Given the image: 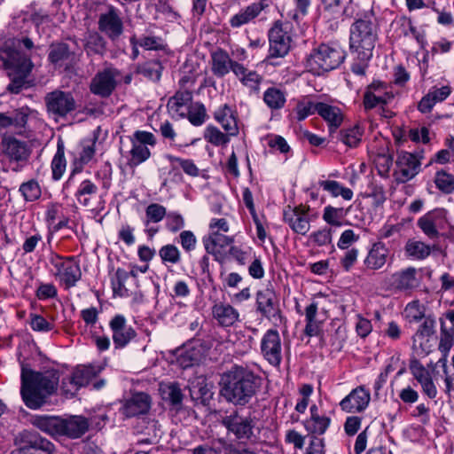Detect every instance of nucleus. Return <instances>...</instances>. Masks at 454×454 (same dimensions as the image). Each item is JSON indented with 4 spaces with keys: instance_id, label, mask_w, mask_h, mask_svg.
<instances>
[{
    "instance_id": "obj_21",
    "label": "nucleus",
    "mask_w": 454,
    "mask_h": 454,
    "mask_svg": "<svg viewBox=\"0 0 454 454\" xmlns=\"http://www.w3.org/2000/svg\"><path fill=\"white\" fill-rule=\"evenodd\" d=\"M314 111L326 121L330 132H334L343 121L340 108L328 102L314 100Z\"/></svg>"
},
{
    "instance_id": "obj_52",
    "label": "nucleus",
    "mask_w": 454,
    "mask_h": 454,
    "mask_svg": "<svg viewBox=\"0 0 454 454\" xmlns=\"http://www.w3.org/2000/svg\"><path fill=\"white\" fill-rule=\"evenodd\" d=\"M243 85L257 92L262 77L255 71H248L245 67L240 76H238Z\"/></svg>"
},
{
    "instance_id": "obj_51",
    "label": "nucleus",
    "mask_w": 454,
    "mask_h": 454,
    "mask_svg": "<svg viewBox=\"0 0 454 454\" xmlns=\"http://www.w3.org/2000/svg\"><path fill=\"white\" fill-rule=\"evenodd\" d=\"M229 135L223 134L216 127L208 126L207 127L204 137L205 139L214 145H224L229 143Z\"/></svg>"
},
{
    "instance_id": "obj_6",
    "label": "nucleus",
    "mask_w": 454,
    "mask_h": 454,
    "mask_svg": "<svg viewBox=\"0 0 454 454\" xmlns=\"http://www.w3.org/2000/svg\"><path fill=\"white\" fill-rule=\"evenodd\" d=\"M49 262L54 268L53 276L65 288L69 289L75 286L81 279L80 264L74 257L64 258L57 254H51Z\"/></svg>"
},
{
    "instance_id": "obj_16",
    "label": "nucleus",
    "mask_w": 454,
    "mask_h": 454,
    "mask_svg": "<svg viewBox=\"0 0 454 454\" xmlns=\"http://www.w3.org/2000/svg\"><path fill=\"white\" fill-rule=\"evenodd\" d=\"M261 352L272 365L277 366L282 360V345L279 333L275 329H269L262 338Z\"/></svg>"
},
{
    "instance_id": "obj_10",
    "label": "nucleus",
    "mask_w": 454,
    "mask_h": 454,
    "mask_svg": "<svg viewBox=\"0 0 454 454\" xmlns=\"http://www.w3.org/2000/svg\"><path fill=\"white\" fill-rule=\"evenodd\" d=\"M344 51L337 45L321 44L314 53V64H317L321 72L331 71L344 60Z\"/></svg>"
},
{
    "instance_id": "obj_59",
    "label": "nucleus",
    "mask_w": 454,
    "mask_h": 454,
    "mask_svg": "<svg viewBox=\"0 0 454 454\" xmlns=\"http://www.w3.org/2000/svg\"><path fill=\"white\" fill-rule=\"evenodd\" d=\"M342 208L333 207L332 206H327L325 207L323 219L330 225L333 226H340L341 222L340 219L342 217Z\"/></svg>"
},
{
    "instance_id": "obj_32",
    "label": "nucleus",
    "mask_w": 454,
    "mask_h": 454,
    "mask_svg": "<svg viewBox=\"0 0 454 454\" xmlns=\"http://www.w3.org/2000/svg\"><path fill=\"white\" fill-rule=\"evenodd\" d=\"M214 318L223 326H231L238 320L239 314L231 305L219 302L212 308Z\"/></svg>"
},
{
    "instance_id": "obj_47",
    "label": "nucleus",
    "mask_w": 454,
    "mask_h": 454,
    "mask_svg": "<svg viewBox=\"0 0 454 454\" xmlns=\"http://www.w3.org/2000/svg\"><path fill=\"white\" fill-rule=\"evenodd\" d=\"M97 192L98 186L90 180L87 179L80 184L75 192V197L81 205L88 207L90 205V200L86 197V195H92L97 193Z\"/></svg>"
},
{
    "instance_id": "obj_50",
    "label": "nucleus",
    "mask_w": 454,
    "mask_h": 454,
    "mask_svg": "<svg viewBox=\"0 0 454 454\" xmlns=\"http://www.w3.org/2000/svg\"><path fill=\"white\" fill-rule=\"evenodd\" d=\"M165 216H167L166 207L158 203H152L145 209V224L148 226L150 223H159Z\"/></svg>"
},
{
    "instance_id": "obj_4",
    "label": "nucleus",
    "mask_w": 454,
    "mask_h": 454,
    "mask_svg": "<svg viewBox=\"0 0 454 454\" xmlns=\"http://www.w3.org/2000/svg\"><path fill=\"white\" fill-rule=\"evenodd\" d=\"M376 38V31L371 21L360 20L351 26L350 48L357 53L361 60L372 58Z\"/></svg>"
},
{
    "instance_id": "obj_33",
    "label": "nucleus",
    "mask_w": 454,
    "mask_h": 454,
    "mask_svg": "<svg viewBox=\"0 0 454 454\" xmlns=\"http://www.w3.org/2000/svg\"><path fill=\"white\" fill-rule=\"evenodd\" d=\"M20 42L16 39H8L0 49V66L5 69L15 63L24 53L20 51Z\"/></svg>"
},
{
    "instance_id": "obj_38",
    "label": "nucleus",
    "mask_w": 454,
    "mask_h": 454,
    "mask_svg": "<svg viewBox=\"0 0 454 454\" xmlns=\"http://www.w3.org/2000/svg\"><path fill=\"white\" fill-rule=\"evenodd\" d=\"M431 253V248L425 243L410 239L405 245V254L408 257L416 260L427 258Z\"/></svg>"
},
{
    "instance_id": "obj_55",
    "label": "nucleus",
    "mask_w": 454,
    "mask_h": 454,
    "mask_svg": "<svg viewBox=\"0 0 454 454\" xmlns=\"http://www.w3.org/2000/svg\"><path fill=\"white\" fill-rule=\"evenodd\" d=\"M192 99V92L188 90L177 91L172 98H169L168 106L171 110L178 112L181 107L190 103Z\"/></svg>"
},
{
    "instance_id": "obj_46",
    "label": "nucleus",
    "mask_w": 454,
    "mask_h": 454,
    "mask_svg": "<svg viewBox=\"0 0 454 454\" xmlns=\"http://www.w3.org/2000/svg\"><path fill=\"white\" fill-rule=\"evenodd\" d=\"M393 94L391 92L375 93L374 91H365L364 96V106L366 110H370L380 104H387Z\"/></svg>"
},
{
    "instance_id": "obj_9",
    "label": "nucleus",
    "mask_w": 454,
    "mask_h": 454,
    "mask_svg": "<svg viewBox=\"0 0 454 454\" xmlns=\"http://www.w3.org/2000/svg\"><path fill=\"white\" fill-rule=\"evenodd\" d=\"M155 144L156 140L153 133L142 130L136 131L133 135L129 165L130 167H137L148 160L151 156V152L147 145L153 146Z\"/></svg>"
},
{
    "instance_id": "obj_2",
    "label": "nucleus",
    "mask_w": 454,
    "mask_h": 454,
    "mask_svg": "<svg viewBox=\"0 0 454 454\" xmlns=\"http://www.w3.org/2000/svg\"><path fill=\"white\" fill-rule=\"evenodd\" d=\"M222 395L234 405L244 406L256 394L262 384V379L253 371L235 365L222 376Z\"/></svg>"
},
{
    "instance_id": "obj_11",
    "label": "nucleus",
    "mask_w": 454,
    "mask_h": 454,
    "mask_svg": "<svg viewBox=\"0 0 454 454\" xmlns=\"http://www.w3.org/2000/svg\"><path fill=\"white\" fill-rule=\"evenodd\" d=\"M419 284L417 270L413 267L396 271L383 280L384 288L388 291H410Z\"/></svg>"
},
{
    "instance_id": "obj_41",
    "label": "nucleus",
    "mask_w": 454,
    "mask_h": 454,
    "mask_svg": "<svg viewBox=\"0 0 454 454\" xmlns=\"http://www.w3.org/2000/svg\"><path fill=\"white\" fill-rule=\"evenodd\" d=\"M162 398L176 406L182 403L183 394L181 388L176 383L161 385L160 387Z\"/></svg>"
},
{
    "instance_id": "obj_15",
    "label": "nucleus",
    "mask_w": 454,
    "mask_h": 454,
    "mask_svg": "<svg viewBox=\"0 0 454 454\" xmlns=\"http://www.w3.org/2000/svg\"><path fill=\"white\" fill-rule=\"evenodd\" d=\"M98 28L112 41L119 39L123 33V22L120 11L114 6H109L107 11L99 16Z\"/></svg>"
},
{
    "instance_id": "obj_35",
    "label": "nucleus",
    "mask_w": 454,
    "mask_h": 454,
    "mask_svg": "<svg viewBox=\"0 0 454 454\" xmlns=\"http://www.w3.org/2000/svg\"><path fill=\"white\" fill-rule=\"evenodd\" d=\"M32 424L46 434L60 435L61 418L53 416H35Z\"/></svg>"
},
{
    "instance_id": "obj_63",
    "label": "nucleus",
    "mask_w": 454,
    "mask_h": 454,
    "mask_svg": "<svg viewBox=\"0 0 454 454\" xmlns=\"http://www.w3.org/2000/svg\"><path fill=\"white\" fill-rule=\"evenodd\" d=\"M375 164L380 175L387 176L392 167L393 159L389 154H379L375 158Z\"/></svg>"
},
{
    "instance_id": "obj_12",
    "label": "nucleus",
    "mask_w": 454,
    "mask_h": 454,
    "mask_svg": "<svg viewBox=\"0 0 454 454\" xmlns=\"http://www.w3.org/2000/svg\"><path fill=\"white\" fill-rule=\"evenodd\" d=\"M119 75V71L114 67H106L97 73L90 84V92L101 98H108L116 87Z\"/></svg>"
},
{
    "instance_id": "obj_42",
    "label": "nucleus",
    "mask_w": 454,
    "mask_h": 454,
    "mask_svg": "<svg viewBox=\"0 0 454 454\" xmlns=\"http://www.w3.org/2000/svg\"><path fill=\"white\" fill-rule=\"evenodd\" d=\"M84 48L88 54H103L106 42L98 33L91 32L85 38Z\"/></svg>"
},
{
    "instance_id": "obj_5",
    "label": "nucleus",
    "mask_w": 454,
    "mask_h": 454,
    "mask_svg": "<svg viewBox=\"0 0 454 454\" xmlns=\"http://www.w3.org/2000/svg\"><path fill=\"white\" fill-rule=\"evenodd\" d=\"M46 113L55 121L66 118L77 108L76 100L71 91L55 89L43 98Z\"/></svg>"
},
{
    "instance_id": "obj_14",
    "label": "nucleus",
    "mask_w": 454,
    "mask_h": 454,
    "mask_svg": "<svg viewBox=\"0 0 454 454\" xmlns=\"http://www.w3.org/2000/svg\"><path fill=\"white\" fill-rule=\"evenodd\" d=\"M34 65L30 57L25 53L12 64L6 70L9 76L12 78V82L8 85V90L12 93H19L22 89L26 78L32 71Z\"/></svg>"
},
{
    "instance_id": "obj_54",
    "label": "nucleus",
    "mask_w": 454,
    "mask_h": 454,
    "mask_svg": "<svg viewBox=\"0 0 454 454\" xmlns=\"http://www.w3.org/2000/svg\"><path fill=\"white\" fill-rule=\"evenodd\" d=\"M404 314L409 321L418 322L425 317V307L418 300L412 301L406 305Z\"/></svg>"
},
{
    "instance_id": "obj_56",
    "label": "nucleus",
    "mask_w": 454,
    "mask_h": 454,
    "mask_svg": "<svg viewBox=\"0 0 454 454\" xmlns=\"http://www.w3.org/2000/svg\"><path fill=\"white\" fill-rule=\"evenodd\" d=\"M159 255L163 262L176 264L180 261V252L175 245L163 246L159 251Z\"/></svg>"
},
{
    "instance_id": "obj_49",
    "label": "nucleus",
    "mask_w": 454,
    "mask_h": 454,
    "mask_svg": "<svg viewBox=\"0 0 454 454\" xmlns=\"http://www.w3.org/2000/svg\"><path fill=\"white\" fill-rule=\"evenodd\" d=\"M19 191L27 201H35L38 200L42 193L39 184L34 179L23 183L20 186Z\"/></svg>"
},
{
    "instance_id": "obj_19",
    "label": "nucleus",
    "mask_w": 454,
    "mask_h": 454,
    "mask_svg": "<svg viewBox=\"0 0 454 454\" xmlns=\"http://www.w3.org/2000/svg\"><path fill=\"white\" fill-rule=\"evenodd\" d=\"M103 370L101 365H80L73 372L71 378L68 380L72 388H66L65 381L62 382L63 388L67 393L74 395V392L81 387H84L90 381L97 377Z\"/></svg>"
},
{
    "instance_id": "obj_27",
    "label": "nucleus",
    "mask_w": 454,
    "mask_h": 454,
    "mask_svg": "<svg viewBox=\"0 0 454 454\" xmlns=\"http://www.w3.org/2000/svg\"><path fill=\"white\" fill-rule=\"evenodd\" d=\"M177 364L186 369L198 364L203 358L204 353L200 346L185 345L175 351Z\"/></svg>"
},
{
    "instance_id": "obj_53",
    "label": "nucleus",
    "mask_w": 454,
    "mask_h": 454,
    "mask_svg": "<svg viewBox=\"0 0 454 454\" xmlns=\"http://www.w3.org/2000/svg\"><path fill=\"white\" fill-rule=\"evenodd\" d=\"M434 183L436 187L446 194L454 191V176L445 171H438L435 175Z\"/></svg>"
},
{
    "instance_id": "obj_23",
    "label": "nucleus",
    "mask_w": 454,
    "mask_h": 454,
    "mask_svg": "<svg viewBox=\"0 0 454 454\" xmlns=\"http://www.w3.org/2000/svg\"><path fill=\"white\" fill-rule=\"evenodd\" d=\"M370 399V393L363 387H358L342 399L340 405L347 412H360L368 406Z\"/></svg>"
},
{
    "instance_id": "obj_48",
    "label": "nucleus",
    "mask_w": 454,
    "mask_h": 454,
    "mask_svg": "<svg viewBox=\"0 0 454 454\" xmlns=\"http://www.w3.org/2000/svg\"><path fill=\"white\" fill-rule=\"evenodd\" d=\"M263 100L271 109H279L284 106L286 98L280 90L270 88L264 92Z\"/></svg>"
},
{
    "instance_id": "obj_58",
    "label": "nucleus",
    "mask_w": 454,
    "mask_h": 454,
    "mask_svg": "<svg viewBox=\"0 0 454 454\" xmlns=\"http://www.w3.org/2000/svg\"><path fill=\"white\" fill-rule=\"evenodd\" d=\"M341 141L349 147L356 146L361 141L362 132L359 127L356 126L340 133Z\"/></svg>"
},
{
    "instance_id": "obj_29",
    "label": "nucleus",
    "mask_w": 454,
    "mask_h": 454,
    "mask_svg": "<svg viewBox=\"0 0 454 454\" xmlns=\"http://www.w3.org/2000/svg\"><path fill=\"white\" fill-rule=\"evenodd\" d=\"M389 249L380 241L374 243L364 260L365 266L370 270L381 269L387 261Z\"/></svg>"
},
{
    "instance_id": "obj_64",
    "label": "nucleus",
    "mask_w": 454,
    "mask_h": 454,
    "mask_svg": "<svg viewBox=\"0 0 454 454\" xmlns=\"http://www.w3.org/2000/svg\"><path fill=\"white\" fill-rule=\"evenodd\" d=\"M447 212L443 208H438L434 209L427 215H425V217H428V219L431 220L432 223L436 225L440 229H443L445 225L447 224Z\"/></svg>"
},
{
    "instance_id": "obj_45",
    "label": "nucleus",
    "mask_w": 454,
    "mask_h": 454,
    "mask_svg": "<svg viewBox=\"0 0 454 454\" xmlns=\"http://www.w3.org/2000/svg\"><path fill=\"white\" fill-rule=\"evenodd\" d=\"M440 323L441 333L438 348L442 356L446 357L454 343V332L446 329L445 323L442 318L440 319Z\"/></svg>"
},
{
    "instance_id": "obj_18",
    "label": "nucleus",
    "mask_w": 454,
    "mask_h": 454,
    "mask_svg": "<svg viewBox=\"0 0 454 454\" xmlns=\"http://www.w3.org/2000/svg\"><path fill=\"white\" fill-rule=\"evenodd\" d=\"M257 310L269 319L282 321L276 294L272 289L265 288L256 294Z\"/></svg>"
},
{
    "instance_id": "obj_30",
    "label": "nucleus",
    "mask_w": 454,
    "mask_h": 454,
    "mask_svg": "<svg viewBox=\"0 0 454 454\" xmlns=\"http://www.w3.org/2000/svg\"><path fill=\"white\" fill-rule=\"evenodd\" d=\"M264 2V0H261L260 2L253 3L245 9L240 10L239 12L231 18V26L232 27H240L241 26L249 23L251 20L255 19L265 7L268 6Z\"/></svg>"
},
{
    "instance_id": "obj_22",
    "label": "nucleus",
    "mask_w": 454,
    "mask_h": 454,
    "mask_svg": "<svg viewBox=\"0 0 454 454\" xmlns=\"http://www.w3.org/2000/svg\"><path fill=\"white\" fill-rule=\"evenodd\" d=\"M109 325L116 348L125 347L136 336L135 330L131 326L127 325L126 319L122 315L114 317Z\"/></svg>"
},
{
    "instance_id": "obj_24",
    "label": "nucleus",
    "mask_w": 454,
    "mask_h": 454,
    "mask_svg": "<svg viewBox=\"0 0 454 454\" xmlns=\"http://www.w3.org/2000/svg\"><path fill=\"white\" fill-rule=\"evenodd\" d=\"M284 219L298 234L305 235L310 229V215L309 208L295 207L285 211Z\"/></svg>"
},
{
    "instance_id": "obj_1",
    "label": "nucleus",
    "mask_w": 454,
    "mask_h": 454,
    "mask_svg": "<svg viewBox=\"0 0 454 454\" xmlns=\"http://www.w3.org/2000/svg\"><path fill=\"white\" fill-rule=\"evenodd\" d=\"M59 382L58 372H35L23 364L20 394L25 404L34 410L40 408L57 390Z\"/></svg>"
},
{
    "instance_id": "obj_7",
    "label": "nucleus",
    "mask_w": 454,
    "mask_h": 454,
    "mask_svg": "<svg viewBox=\"0 0 454 454\" xmlns=\"http://www.w3.org/2000/svg\"><path fill=\"white\" fill-rule=\"evenodd\" d=\"M14 444L17 449L11 454H53L54 445L35 431L23 430L19 433Z\"/></svg>"
},
{
    "instance_id": "obj_36",
    "label": "nucleus",
    "mask_w": 454,
    "mask_h": 454,
    "mask_svg": "<svg viewBox=\"0 0 454 454\" xmlns=\"http://www.w3.org/2000/svg\"><path fill=\"white\" fill-rule=\"evenodd\" d=\"M30 110L22 107L14 111L11 115L0 114V129L13 126L17 129L24 128L27 122Z\"/></svg>"
},
{
    "instance_id": "obj_26",
    "label": "nucleus",
    "mask_w": 454,
    "mask_h": 454,
    "mask_svg": "<svg viewBox=\"0 0 454 454\" xmlns=\"http://www.w3.org/2000/svg\"><path fill=\"white\" fill-rule=\"evenodd\" d=\"M89 421L82 416H71L67 419H61L60 435L76 439L82 436L89 429Z\"/></svg>"
},
{
    "instance_id": "obj_39",
    "label": "nucleus",
    "mask_w": 454,
    "mask_h": 454,
    "mask_svg": "<svg viewBox=\"0 0 454 454\" xmlns=\"http://www.w3.org/2000/svg\"><path fill=\"white\" fill-rule=\"evenodd\" d=\"M318 184L325 191L330 192L332 196H341L345 200H350L353 198V192L351 189L343 187L340 183L333 180L319 181Z\"/></svg>"
},
{
    "instance_id": "obj_25",
    "label": "nucleus",
    "mask_w": 454,
    "mask_h": 454,
    "mask_svg": "<svg viewBox=\"0 0 454 454\" xmlns=\"http://www.w3.org/2000/svg\"><path fill=\"white\" fill-rule=\"evenodd\" d=\"M151 405L150 396L145 393L134 394L126 400L121 407L122 414L127 418L136 417L148 412Z\"/></svg>"
},
{
    "instance_id": "obj_61",
    "label": "nucleus",
    "mask_w": 454,
    "mask_h": 454,
    "mask_svg": "<svg viewBox=\"0 0 454 454\" xmlns=\"http://www.w3.org/2000/svg\"><path fill=\"white\" fill-rule=\"evenodd\" d=\"M410 370L419 384L431 377L429 372L418 360L411 362Z\"/></svg>"
},
{
    "instance_id": "obj_62",
    "label": "nucleus",
    "mask_w": 454,
    "mask_h": 454,
    "mask_svg": "<svg viewBox=\"0 0 454 454\" xmlns=\"http://www.w3.org/2000/svg\"><path fill=\"white\" fill-rule=\"evenodd\" d=\"M30 325L34 331L49 332L53 328L52 324L49 323L43 317L36 314L30 316Z\"/></svg>"
},
{
    "instance_id": "obj_43",
    "label": "nucleus",
    "mask_w": 454,
    "mask_h": 454,
    "mask_svg": "<svg viewBox=\"0 0 454 454\" xmlns=\"http://www.w3.org/2000/svg\"><path fill=\"white\" fill-rule=\"evenodd\" d=\"M66 166L64 145L58 144L57 152L51 161L52 177L54 180H59L62 177L66 170Z\"/></svg>"
},
{
    "instance_id": "obj_8",
    "label": "nucleus",
    "mask_w": 454,
    "mask_h": 454,
    "mask_svg": "<svg viewBox=\"0 0 454 454\" xmlns=\"http://www.w3.org/2000/svg\"><path fill=\"white\" fill-rule=\"evenodd\" d=\"M290 31V23L279 20L274 23L268 34L270 42V57L283 58L289 52L292 45Z\"/></svg>"
},
{
    "instance_id": "obj_13",
    "label": "nucleus",
    "mask_w": 454,
    "mask_h": 454,
    "mask_svg": "<svg viewBox=\"0 0 454 454\" xmlns=\"http://www.w3.org/2000/svg\"><path fill=\"white\" fill-rule=\"evenodd\" d=\"M111 285L114 295L128 297L137 294L139 287L135 270L127 271L118 268L111 279Z\"/></svg>"
},
{
    "instance_id": "obj_31",
    "label": "nucleus",
    "mask_w": 454,
    "mask_h": 454,
    "mask_svg": "<svg viewBox=\"0 0 454 454\" xmlns=\"http://www.w3.org/2000/svg\"><path fill=\"white\" fill-rule=\"evenodd\" d=\"M4 153L16 161L27 160L29 156L26 142L20 141L14 137H8L3 141Z\"/></svg>"
},
{
    "instance_id": "obj_60",
    "label": "nucleus",
    "mask_w": 454,
    "mask_h": 454,
    "mask_svg": "<svg viewBox=\"0 0 454 454\" xmlns=\"http://www.w3.org/2000/svg\"><path fill=\"white\" fill-rule=\"evenodd\" d=\"M184 226V217L176 212H169L166 216V227L171 232H177Z\"/></svg>"
},
{
    "instance_id": "obj_17",
    "label": "nucleus",
    "mask_w": 454,
    "mask_h": 454,
    "mask_svg": "<svg viewBox=\"0 0 454 454\" xmlns=\"http://www.w3.org/2000/svg\"><path fill=\"white\" fill-rule=\"evenodd\" d=\"M212 72L217 77H223L230 71H232L236 76H240L244 66L237 61H233L229 54L223 50H217L211 54Z\"/></svg>"
},
{
    "instance_id": "obj_57",
    "label": "nucleus",
    "mask_w": 454,
    "mask_h": 454,
    "mask_svg": "<svg viewBox=\"0 0 454 454\" xmlns=\"http://www.w3.org/2000/svg\"><path fill=\"white\" fill-rule=\"evenodd\" d=\"M207 117L206 108L202 104H196L188 112V120L194 126L202 125Z\"/></svg>"
},
{
    "instance_id": "obj_37",
    "label": "nucleus",
    "mask_w": 454,
    "mask_h": 454,
    "mask_svg": "<svg viewBox=\"0 0 454 454\" xmlns=\"http://www.w3.org/2000/svg\"><path fill=\"white\" fill-rule=\"evenodd\" d=\"M232 241V238L221 234L218 231H213L210 235L203 238L205 249L209 254L217 253L218 247L229 246Z\"/></svg>"
},
{
    "instance_id": "obj_28",
    "label": "nucleus",
    "mask_w": 454,
    "mask_h": 454,
    "mask_svg": "<svg viewBox=\"0 0 454 454\" xmlns=\"http://www.w3.org/2000/svg\"><path fill=\"white\" fill-rule=\"evenodd\" d=\"M75 54L65 43H51L49 49L48 59L55 67H62L73 63Z\"/></svg>"
},
{
    "instance_id": "obj_40",
    "label": "nucleus",
    "mask_w": 454,
    "mask_h": 454,
    "mask_svg": "<svg viewBox=\"0 0 454 454\" xmlns=\"http://www.w3.org/2000/svg\"><path fill=\"white\" fill-rule=\"evenodd\" d=\"M163 67L157 59L149 60L137 67V72L152 81H159Z\"/></svg>"
},
{
    "instance_id": "obj_44",
    "label": "nucleus",
    "mask_w": 454,
    "mask_h": 454,
    "mask_svg": "<svg viewBox=\"0 0 454 454\" xmlns=\"http://www.w3.org/2000/svg\"><path fill=\"white\" fill-rule=\"evenodd\" d=\"M166 159L172 164V169H176L175 163H178V165L182 168L184 172L192 177H197L200 176V169L195 165L194 161L190 159H182L179 157L173 156L171 154H167Z\"/></svg>"
},
{
    "instance_id": "obj_3",
    "label": "nucleus",
    "mask_w": 454,
    "mask_h": 454,
    "mask_svg": "<svg viewBox=\"0 0 454 454\" xmlns=\"http://www.w3.org/2000/svg\"><path fill=\"white\" fill-rule=\"evenodd\" d=\"M221 424L240 442H260L261 428L257 426V419L249 412L232 410L222 416Z\"/></svg>"
},
{
    "instance_id": "obj_20",
    "label": "nucleus",
    "mask_w": 454,
    "mask_h": 454,
    "mask_svg": "<svg viewBox=\"0 0 454 454\" xmlns=\"http://www.w3.org/2000/svg\"><path fill=\"white\" fill-rule=\"evenodd\" d=\"M419 161L415 155L402 152L396 160L395 179L398 183H406L412 179L419 169Z\"/></svg>"
},
{
    "instance_id": "obj_34",
    "label": "nucleus",
    "mask_w": 454,
    "mask_h": 454,
    "mask_svg": "<svg viewBox=\"0 0 454 454\" xmlns=\"http://www.w3.org/2000/svg\"><path fill=\"white\" fill-rule=\"evenodd\" d=\"M215 120L222 125L229 136H237L239 127L232 110L227 106L220 107L215 113Z\"/></svg>"
}]
</instances>
